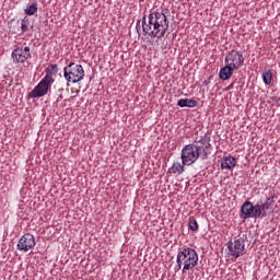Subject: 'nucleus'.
<instances>
[{"instance_id": "12", "label": "nucleus", "mask_w": 280, "mask_h": 280, "mask_svg": "<svg viewBox=\"0 0 280 280\" xmlns=\"http://www.w3.org/2000/svg\"><path fill=\"white\" fill-rule=\"evenodd\" d=\"M255 211V206L250 201H245L241 207V213L244 220H247V218H253Z\"/></svg>"}, {"instance_id": "18", "label": "nucleus", "mask_w": 280, "mask_h": 280, "mask_svg": "<svg viewBox=\"0 0 280 280\" xmlns=\"http://www.w3.org/2000/svg\"><path fill=\"white\" fill-rule=\"evenodd\" d=\"M58 73V65H51L46 69V75L44 78H48L51 82H54V75Z\"/></svg>"}, {"instance_id": "9", "label": "nucleus", "mask_w": 280, "mask_h": 280, "mask_svg": "<svg viewBox=\"0 0 280 280\" xmlns=\"http://www.w3.org/2000/svg\"><path fill=\"white\" fill-rule=\"evenodd\" d=\"M36 246V238L30 234H24L18 242V250H23L27 253V250H32Z\"/></svg>"}, {"instance_id": "14", "label": "nucleus", "mask_w": 280, "mask_h": 280, "mask_svg": "<svg viewBox=\"0 0 280 280\" xmlns=\"http://www.w3.org/2000/svg\"><path fill=\"white\" fill-rule=\"evenodd\" d=\"M233 71H235V69L226 63V66L221 68L219 72L220 80H231L233 77Z\"/></svg>"}, {"instance_id": "1", "label": "nucleus", "mask_w": 280, "mask_h": 280, "mask_svg": "<svg viewBox=\"0 0 280 280\" xmlns=\"http://www.w3.org/2000/svg\"><path fill=\"white\" fill-rule=\"evenodd\" d=\"M141 23L144 36H150V38H164L167 30H170V20L163 11L151 12L148 16L143 15L142 21L137 22V32L141 30Z\"/></svg>"}, {"instance_id": "7", "label": "nucleus", "mask_w": 280, "mask_h": 280, "mask_svg": "<svg viewBox=\"0 0 280 280\" xmlns=\"http://www.w3.org/2000/svg\"><path fill=\"white\" fill-rule=\"evenodd\" d=\"M11 57L15 65H23V62L32 58V50L30 49V46L18 47L13 49Z\"/></svg>"}, {"instance_id": "13", "label": "nucleus", "mask_w": 280, "mask_h": 280, "mask_svg": "<svg viewBox=\"0 0 280 280\" xmlns=\"http://www.w3.org/2000/svg\"><path fill=\"white\" fill-rule=\"evenodd\" d=\"M237 165V159L229 155L221 161V170H233Z\"/></svg>"}, {"instance_id": "6", "label": "nucleus", "mask_w": 280, "mask_h": 280, "mask_svg": "<svg viewBox=\"0 0 280 280\" xmlns=\"http://www.w3.org/2000/svg\"><path fill=\"white\" fill-rule=\"evenodd\" d=\"M54 81L49 80V77H44L42 81L34 88V90L30 93V97H45L51 89Z\"/></svg>"}, {"instance_id": "21", "label": "nucleus", "mask_w": 280, "mask_h": 280, "mask_svg": "<svg viewBox=\"0 0 280 280\" xmlns=\"http://www.w3.org/2000/svg\"><path fill=\"white\" fill-rule=\"evenodd\" d=\"M188 229L194 232L198 231V221L194 217L189 218Z\"/></svg>"}, {"instance_id": "3", "label": "nucleus", "mask_w": 280, "mask_h": 280, "mask_svg": "<svg viewBox=\"0 0 280 280\" xmlns=\"http://www.w3.org/2000/svg\"><path fill=\"white\" fill-rule=\"evenodd\" d=\"M180 159L183 165H194L196 161L201 159V161H207L209 159V153L205 149L196 143L186 144L182 149Z\"/></svg>"}, {"instance_id": "16", "label": "nucleus", "mask_w": 280, "mask_h": 280, "mask_svg": "<svg viewBox=\"0 0 280 280\" xmlns=\"http://www.w3.org/2000/svg\"><path fill=\"white\" fill-rule=\"evenodd\" d=\"M185 165L187 164H183V162H174L172 166L168 168V174H175L177 176H180V174L185 172Z\"/></svg>"}, {"instance_id": "17", "label": "nucleus", "mask_w": 280, "mask_h": 280, "mask_svg": "<svg viewBox=\"0 0 280 280\" xmlns=\"http://www.w3.org/2000/svg\"><path fill=\"white\" fill-rule=\"evenodd\" d=\"M262 81L264 84H266L267 86H270L272 84V70H270V68H265L262 70Z\"/></svg>"}, {"instance_id": "22", "label": "nucleus", "mask_w": 280, "mask_h": 280, "mask_svg": "<svg viewBox=\"0 0 280 280\" xmlns=\"http://www.w3.org/2000/svg\"><path fill=\"white\" fill-rule=\"evenodd\" d=\"M211 78H213V77H209L208 80H205V81H203V85H205V86H209V84H211Z\"/></svg>"}, {"instance_id": "11", "label": "nucleus", "mask_w": 280, "mask_h": 280, "mask_svg": "<svg viewBox=\"0 0 280 280\" xmlns=\"http://www.w3.org/2000/svg\"><path fill=\"white\" fill-rule=\"evenodd\" d=\"M194 143L203 149L207 154H211V133L207 132L203 136H200V138H195Z\"/></svg>"}, {"instance_id": "15", "label": "nucleus", "mask_w": 280, "mask_h": 280, "mask_svg": "<svg viewBox=\"0 0 280 280\" xmlns=\"http://www.w3.org/2000/svg\"><path fill=\"white\" fill-rule=\"evenodd\" d=\"M177 106H179V108H196L198 101L194 98H180L177 102Z\"/></svg>"}, {"instance_id": "2", "label": "nucleus", "mask_w": 280, "mask_h": 280, "mask_svg": "<svg viewBox=\"0 0 280 280\" xmlns=\"http://www.w3.org/2000/svg\"><path fill=\"white\" fill-rule=\"evenodd\" d=\"M175 272L182 270L183 275L198 266V252L191 247L182 248L177 253Z\"/></svg>"}, {"instance_id": "20", "label": "nucleus", "mask_w": 280, "mask_h": 280, "mask_svg": "<svg viewBox=\"0 0 280 280\" xmlns=\"http://www.w3.org/2000/svg\"><path fill=\"white\" fill-rule=\"evenodd\" d=\"M30 27H32V24L30 22V18L25 16L24 19H22L21 21V30L22 33L25 34V32H30Z\"/></svg>"}, {"instance_id": "4", "label": "nucleus", "mask_w": 280, "mask_h": 280, "mask_svg": "<svg viewBox=\"0 0 280 280\" xmlns=\"http://www.w3.org/2000/svg\"><path fill=\"white\" fill-rule=\"evenodd\" d=\"M63 78L72 84H78L84 80V68L82 65L71 62L63 68Z\"/></svg>"}, {"instance_id": "8", "label": "nucleus", "mask_w": 280, "mask_h": 280, "mask_svg": "<svg viewBox=\"0 0 280 280\" xmlns=\"http://www.w3.org/2000/svg\"><path fill=\"white\" fill-rule=\"evenodd\" d=\"M225 62L237 71L244 65V55L237 50H232L225 57Z\"/></svg>"}, {"instance_id": "23", "label": "nucleus", "mask_w": 280, "mask_h": 280, "mask_svg": "<svg viewBox=\"0 0 280 280\" xmlns=\"http://www.w3.org/2000/svg\"><path fill=\"white\" fill-rule=\"evenodd\" d=\"M270 198V202H272V199H275V197H269Z\"/></svg>"}, {"instance_id": "5", "label": "nucleus", "mask_w": 280, "mask_h": 280, "mask_svg": "<svg viewBox=\"0 0 280 280\" xmlns=\"http://www.w3.org/2000/svg\"><path fill=\"white\" fill-rule=\"evenodd\" d=\"M246 235H238L234 237V242L228 243V248L230 257H233L234 259H237L241 255L246 254Z\"/></svg>"}, {"instance_id": "19", "label": "nucleus", "mask_w": 280, "mask_h": 280, "mask_svg": "<svg viewBox=\"0 0 280 280\" xmlns=\"http://www.w3.org/2000/svg\"><path fill=\"white\" fill-rule=\"evenodd\" d=\"M24 12H25V14H27V16H34V14H36V12H38V3L33 2L32 4H27Z\"/></svg>"}, {"instance_id": "10", "label": "nucleus", "mask_w": 280, "mask_h": 280, "mask_svg": "<svg viewBox=\"0 0 280 280\" xmlns=\"http://www.w3.org/2000/svg\"><path fill=\"white\" fill-rule=\"evenodd\" d=\"M270 198H267L265 202H258L254 206L253 218L259 220V218H266L268 215V209H270Z\"/></svg>"}]
</instances>
